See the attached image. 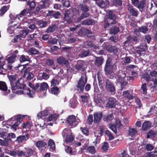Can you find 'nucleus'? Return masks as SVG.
Listing matches in <instances>:
<instances>
[{
	"mask_svg": "<svg viewBox=\"0 0 157 157\" xmlns=\"http://www.w3.org/2000/svg\"><path fill=\"white\" fill-rule=\"evenodd\" d=\"M16 57V54H13L8 57L6 59L7 61L6 65L5 64V60L2 62L1 61L3 57H0V74L6 75L7 72H9L8 70L12 69L13 67L12 64L15 61Z\"/></svg>",
	"mask_w": 157,
	"mask_h": 157,
	"instance_id": "obj_1",
	"label": "nucleus"
},
{
	"mask_svg": "<svg viewBox=\"0 0 157 157\" xmlns=\"http://www.w3.org/2000/svg\"><path fill=\"white\" fill-rule=\"evenodd\" d=\"M24 82L22 80L21 78L18 79L14 86L12 87V90H15L17 89H24V92L26 93L28 96L30 98H33L34 95L33 92H31V90L28 87H26L23 84Z\"/></svg>",
	"mask_w": 157,
	"mask_h": 157,
	"instance_id": "obj_2",
	"label": "nucleus"
},
{
	"mask_svg": "<svg viewBox=\"0 0 157 157\" xmlns=\"http://www.w3.org/2000/svg\"><path fill=\"white\" fill-rule=\"evenodd\" d=\"M87 80L86 75L82 76L79 79L76 86L77 90L79 93L82 92L84 91Z\"/></svg>",
	"mask_w": 157,
	"mask_h": 157,
	"instance_id": "obj_3",
	"label": "nucleus"
},
{
	"mask_svg": "<svg viewBox=\"0 0 157 157\" xmlns=\"http://www.w3.org/2000/svg\"><path fill=\"white\" fill-rule=\"evenodd\" d=\"M104 49L110 53L117 55L118 52V48L112 45L108 42L104 43L102 46Z\"/></svg>",
	"mask_w": 157,
	"mask_h": 157,
	"instance_id": "obj_4",
	"label": "nucleus"
},
{
	"mask_svg": "<svg viewBox=\"0 0 157 157\" xmlns=\"http://www.w3.org/2000/svg\"><path fill=\"white\" fill-rule=\"evenodd\" d=\"M28 11V10H24L22 11L20 14L18 15L10 14V17L11 20H17V19L20 20V19L24 20L25 18L24 17L27 14Z\"/></svg>",
	"mask_w": 157,
	"mask_h": 157,
	"instance_id": "obj_5",
	"label": "nucleus"
},
{
	"mask_svg": "<svg viewBox=\"0 0 157 157\" xmlns=\"http://www.w3.org/2000/svg\"><path fill=\"white\" fill-rule=\"evenodd\" d=\"M79 9H80L84 13H82L79 17V20H81L86 17L89 15V14L86 13L89 10V7L85 4L83 3L79 6L78 7Z\"/></svg>",
	"mask_w": 157,
	"mask_h": 157,
	"instance_id": "obj_6",
	"label": "nucleus"
},
{
	"mask_svg": "<svg viewBox=\"0 0 157 157\" xmlns=\"http://www.w3.org/2000/svg\"><path fill=\"white\" fill-rule=\"evenodd\" d=\"M105 87L107 90L109 91L111 93H115L116 92V88L114 83L108 79L105 81Z\"/></svg>",
	"mask_w": 157,
	"mask_h": 157,
	"instance_id": "obj_7",
	"label": "nucleus"
},
{
	"mask_svg": "<svg viewBox=\"0 0 157 157\" xmlns=\"http://www.w3.org/2000/svg\"><path fill=\"white\" fill-rule=\"evenodd\" d=\"M113 66L109 59H107L105 64L104 71L105 74L110 75L113 72Z\"/></svg>",
	"mask_w": 157,
	"mask_h": 157,
	"instance_id": "obj_8",
	"label": "nucleus"
},
{
	"mask_svg": "<svg viewBox=\"0 0 157 157\" xmlns=\"http://www.w3.org/2000/svg\"><path fill=\"white\" fill-rule=\"evenodd\" d=\"M92 32L86 29H81L78 32V35L81 37L82 36H87V37H90L92 36Z\"/></svg>",
	"mask_w": 157,
	"mask_h": 157,
	"instance_id": "obj_9",
	"label": "nucleus"
},
{
	"mask_svg": "<svg viewBox=\"0 0 157 157\" xmlns=\"http://www.w3.org/2000/svg\"><path fill=\"white\" fill-rule=\"evenodd\" d=\"M117 103L118 101L115 98H109L107 101L106 106L108 108H114L117 104Z\"/></svg>",
	"mask_w": 157,
	"mask_h": 157,
	"instance_id": "obj_10",
	"label": "nucleus"
},
{
	"mask_svg": "<svg viewBox=\"0 0 157 157\" xmlns=\"http://www.w3.org/2000/svg\"><path fill=\"white\" fill-rule=\"evenodd\" d=\"M76 117L73 115L69 116L67 119V122L70 126L75 127L78 124V123H76Z\"/></svg>",
	"mask_w": 157,
	"mask_h": 157,
	"instance_id": "obj_11",
	"label": "nucleus"
},
{
	"mask_svg": "<svg viewBox=\"0 0 157 157\" xmlns=\"http://www.w3.org/2000/svg\"><path fill=\"white\" fill-rule=\"evenodd\" d=\"M51 3L50 0H44L39 3L38 6L36 7V10L39 11L43 8H46L48 7Z\"/></svg>",
	"mask_w": 157,
	"mask_h": 157,
	"instance_id": "obj_12",
	"label": "nucleus"
},
{
	"mask_svg": "<svg viewBox=\"0 0 157 157\" xmlns=\"http://www.w3.org/2000/svg\"><path fill=\"white\" fill-rule=\"evenodd\" d=\"M57 62L59 65H65L68 67L70 65L69 61L63 56H60L57 59Z\"/></svg>",
	"mask_w": 157,
	"mask_h": 157,
	"instance_id": "obj_13",
	"label": "nucleus"
},
{
	"mask_svg": "<svg viewBox=\"0 0 157 157\" xmlns=\"http://www.w3.org/2000/svg\"><path fill=\"white\" fill-rule=\"evenodd\" d=\"M85 47L86 48H92L94 49H98L100 48V47L95 45L93 41L88 40L84 43Z\"/></svg>",
	"mask_w": 157,
	"mask_h": 157,
	"instance_id": "obj_14",
	"label": "nucleus"
},
{
	"mask_svg": "<svg viewBox=\"0 0 157 157\" xmlns=\"http://www.w3.org/2000/svg\"><path fill=\"white\" fill-rule=\"evenodd\" d=\"M102 114L101 112H95L94 113V122L95 123H98L99 122L102 117Z\"/></svg>",
	"mask_w": 157,
	"mask_h": 157,
	"instance_id": "obj_15",
	"label": "nucleus"
},
{
	"mask_svg": "<svg viewBox=\"0 0 157 157\" xmlns=\"http://www.w3.org/2000/svg\"><path fill=\"white\" fill-rule=\"evenodd\" d=\"M36 145L39 150H44L47 146V143L42 140L38 141L36 143Z\"/></svg>",
	"mask_w": 157,
	"mask_h": 157,
	"instance_id": "obj_16",
	"label": "nucleus"
},
{
	"mask_svg": "<svg viewBox=\"0 0 157 157\" xmlns=\"http://www.w3.org/2000/svg\"><path fill=\"white\" fill-rule=\"evenodd\" d=\"M0 90L4 92L7 91L5 95H7L10 92V90H8V87L6 82L3 81H0Z\"/></svg>",
	"mask_w": 157,
	"mask_h": 157,
	"instance_id": "obj_17",
	"label": "nucleus"
},
{
	"mask_svg": "<svg viewBox=\"0 0 157 157\" xmlns=\"http://www.w3.org/2000/svg\"><path fill=\"white\" fill-rule=\"evenodd\" d=\"M116 19H117V17L114 12L110 10H109L107 12L105 17V20L107 19L115 20Z\"/></svg>",
	"mask_w": 157,
	"mask_h": 157,
	"instance_id": "obj_18",
	"label": "nucleus"
},
{
	"mask_svg": "<svg viewBox=\"0 0 157 157\" xmlns=\"http://www.w3.org/2000/svg\"><path fill=\"white\" fill-rule=\"evenodd\" d=\"M148 31L147 28L146 26H142L138 29L135 28L134 30V33L135 34H140L139 32H141L144 33H145Z\"/></svg>",
	"mask_w": 157,
	"mask_h": 157,
	"instance_id": "obj_19",
	"label": "nucleus"
},
{
	"mask_svg": "<svg viewBox=\"0 0 157 157\" xmlns=\"http://www.w3.org/2000/svg\"><path fill=\"white\" fill-rule=\"evenodd\" d=\"M127 8L128 11L132 16L134 17H137L138 16V12L132 6H131L129 5H128L127 6Z\"/></svg>",
	"mask_w": 157,
	"mask_h": 157,
	"instance_id": "obj_20",
	"label": "nucleus"
},
{
	"mask_svg": "<svg viewBox=\"0 0 157 157\" xmlns=\"http://www.w3.org/2000/svg\"><path fill=\"white\" fill-rule=\"evenodd\" d=\"M29 135L28 133L26 134L25 135L22 136H20L17 137L16 140L19 142L21 143L23 141H26L29 138Z\"/></svg>",
	"mask_w": 157,
	"mask_h": 157,
	"instance_id": "obj_21",
	"label": "nucleus"
},
{
	"mask_svg": "<svg viewBox=\"0 0 157 157\" xmlns=\"http://www.w3.org/2000/svg\"><path fill=\"white\" fill-rule=\"evenodd\" d=\"M84 62L83 61H78L76 65L75 66V68L78 71H84L85 69L83 67Z\"/></svg>",
	"mask_w": 157,
	"mask_h": 157,
	"instance_id": "obj_22",
	"label": "nucleus"
},
{
	"mask_svg": "<svg viewBox=\"0 0 157 157\" xmlns=\"http://www.w3.org/2000/svg\"><path fill=\"white\" fill-rule=\"evenodd\" d=\"M96 4L99 7L102 8H104L109 4V0H104L103 1H99L96 2Z\"/></svg>",
	"mask_w": 157,
	"mask_h": 157,
	"instance_id": "obj_23",
	"label": "nucleus"
},
{
	"mask_svg": "<svg viewBox=\"0 0 157 157\" xmlns=\"http://www.w3.org/2000/svg\"><path fill=\"white\" fill-rule=\"evenodd\" d=\"M75 15H72V13L70 11L68 10H67L65 11L64 13V19L66 20H71L73 18L75 19V18H74V17Z\"/></svg>",
	"mask_w": 157,
	"mask_h": 157,
	"instance_id": "obj_24",
	"label": "nucleus"
},
{
	"mask_svg": "<svg viewBox=\"0 0 157 157\" xmlns=\"http://www.w3.org/2000/svg\"><path fill=\"white\" fill-rule=\"evenodd\" d=\"M122 96L129 100H132L133 98V96L130 93L128 90L123 91L122 93Z\"/></svg>",
	"mask_w": 157,
	"mask_h": 157,
	"instance_id": "obj_25",
	"label": "nucleus"
},
{
	"mask_svg": "<svg viewBox=\"0 0 157 157\" xmlns=\"http://www.w3.org/2000/svg\"><path fill=\"white\" fill-rule=\"evenodd\" d=\"M8 78L10 81L11 87L14 86L17 81V76L16 75H10L8 76Z\"/></svg>",
	"mask_w": 157,
	"mask_h": 157,
	"instance_id": "obj_26",
	"label": "nucleus"
},
{
	"mask_svg": "<svg viewBox=\"0 0 157 157\" xmlns=\"http://www.w3.org/2000/svg\"><path fill=\"white\" fill-rule=\"evenodd\" d=\"M103 60V56L96 57L94 61V64L96 66L99 67L102 65Z\"/></svg>",
	"mask_w": 157,
	"mask_h": 157,
	"instance_id": "obj_27",
	"label": "nucleus"
},
{
	"mask_svg": "<svg viewBox=\"0 0 157 157\" xmlns=\"http://www.w3.org/2000/svg\"><path fill=\"white\" fill-rule=\"evenodd\" d=\"M26 151L25 152V157H30L34 155L35 150L31 148H28L26 149Z\"/></svg>",
	"mask_w": 157,
	"mask_h": 157,
	"instance_id": "obj_28",
	"label": "nucleus"
},
{
	"mask_svg": "<svg viewBox=\"0 0 157 157\" xmlns=\"http://www.w3.org/2000/svg\"><path fill=\"white\" fill-rule=\"evenodd\" d=\"M58 27V25L57 24H52L51 25L48 27L46 32L48 33L53 32Z\"/></svg>",
	"mask_w": 157,
	"mask_h": 157,
	"instance_id": "obj_29",
	"label": "nucleus"
},
{
	"mask_svg": "<svg viewBox=\"0 0 157 157\" xmlns=\"http://www.w3.org/2000/svg\"><path fill=\"white\" fill-rule=\"evenodd\" d=\"M138 39L137 36L134 35H130L127 38V42L130 43H133L134 42H136Z\"/></svg>",
	"mask_w": 157,
	"mask_h": 157,
	"instance_id": "obj_30",
	"label": "nucleus"
},
{
	"mask_svg": "<svg viewBox=\"0 0 157 157\" xmlns=\"http://www.w3.org/2000/svg\"><path fill=\"white\" fill-rule=\"evenodd\" d=\"M120 31L118 27L117 26H113L109 30L110 33L111 34L115 35L117 34Z\"/></svg>",
	"mask_w": 157,
	"mask_h": 157,
	"instance_id": "obj_31",
	"label": "nucleus"
},
{
	"mask_svg": "<svg viewBox=\"0 0 157 157\" xmlns=\"http://www.w3.org/2000/svg\"><path fill=\"white\" fill-rule=\"evenodd\" d=\"M60 92L59 88L56 86H54L51 89V93L57 96Z\"/></svg>",
	"mask_w": 157,
	"mask_h": 157,
	"instance_id": "obj_32",
	"label": "nucleus"
},
{
	"mask_svg": "<svg viewBox=\"0 0 157 157\" xmlns=\"http://www.w3.org/2000/svg\"><path fill=\"white\" fill-rule=\"evenodd\" d=\"M29 86L33 89V90L34 91H31V92H33L34 93V94L35 93V91L39 87L40 85L38 83L35 84V85L33 84L30 82L29 83ZM34 95H33L34 96Z\"/></svg>",
	"mask_w": 157,
	"mask_h": 157,
	"instance_id": "obj_33",
	"label": "nucleus"
},
{
	"mask_svg": "<svg viewBox=\"0 0 157 157\" xmlns=\"http://www.w3.org/2000/svg\"><path fill=\"white\" fill-rule=\"evenodd\" d=\"M151 126V123L150 121H145L143 123L142 128L144 130H147Z\"/></svg>",
	"mask_w": 157,
	"mask_h": 157,
	"instance_id": "obj_34",
	"label": "nucleus"
},
{
	"mask_svg": "<svg viewBox=\"0 0 157 157\" xmlns=\"http://www.w3.org/2000/svg\"><path fill=\"white\" fill-rule=\"evenodd\" d=\"M19 60L21 63H23L25 61H30L29 58L28 56H25L24 55L21 56L19 58Z\"/></svg>",
	"mask_w": 157,
	"mask_h": 157,
	"instance_id": "obj_35",
	"label": "nucleus"
},
{
	"mask_svg": "<svg viewBox=\"0 0 157 157\" xmlns=\"http://www.w3.org/2000/svg\"><path fill=\"white\" fill-rule=\"evenodd\" d=\"M10 7V6L8 5L7 6H4L0 9V16L3 15L9 9Z\"/></svg>",
	"mask_w": 157,
	"mask_h": 157,
	"instance_id": "obj_36",
	"label": "nucleus"
},
{
	"mask_svg": "<svg viewBox=\"0 0 157 157\" xmlns=\"http://www.w3.org/2000/svg\"><path fill=\"white\" fill-rule=\"evenodd\" d=\"M77 101L76 99H71L70 101L69 106L73 108H75L77 106Z\"/></svg>",
	"mask_w": 157,
	"mask_h": 157,
	"instance_id": "obj_37",
	"label": "nucleus"
},
{
	"mask_svg": "<svg viewBox=\"0 0 157 157\" xmlns=\"http://www.w3.org/2000/svg\"><path fill=\"white\" fill-rule=\"evenodd\" d=\"M48 87V85L47 83L45 82H43L41 83L40 90L42 91L47 90Z\"/></svg>",
	"mask_w": 157,
	"mask_h": 157,
	"instance_id": "obj_38",
	"label": "nucleus"
},
{
	"mask_svg": "<svg viewBox=\"0 0 157 157\" xmlns=\"http://www.w3.org/2000/svg\"><path fill=\"white\" fill-rule=\"evenodd\" d=\"M48 146L52 150H54L55 149V144L54 141L52 139H50L48 143Z\"/></svg>",
	"mask_w": 157,
	"mask_h": 157,
	"instance_id": "obj_39",
	"label": "nucleus"
},
{
	"mask_svg": "<svg viewBox=\"0 0 157 157\" xmlns=\"http://www.w3.org/2000/svg\"><path fill=\"white\" fill-rule=\"evenodd\" d=\"M65 142L67 143H70L72 142L74 139V136L70 134L65 138Z\"/></svg>",
	"mask_w": 157,
	"mask_h": 157,
	"instance_id": "obj_40",
	"label": "nucleus"
},
{
	"mask_svg": "<svg viewBox=\"0 0 157 157\" xmlns=\"http://www.w3.org/2000/svg\"><path fill=\"white\" fill-rule=\"evenodd\" d=\"M39 52V51L36 49L34 47L30 48L29 51V54L31 55L37 54Z\"/></svg>",
	"mask_w": 157,
	"mask_h": 157,
	"instance_id": "obj_41",
	"label": "nucleus"
},
{
	"mask_svg": "<svg viewBox=\"0 0 157 157\" xmlns=\"http://www.w3.org/2000/svg\"><path fill=\"white\" fill-rule=\"evenodd\" d=\"M137 132V130L135 128H129L128 135L129 136L133 137Z\"/></svg>",
	"mask_w": 157,
	"mask_h": 157,
	"instance_id": "obj_42",
	"label": "nucleus"
},
{
	"mask_svg": "<svg viewBox=\"0 0 157 157\" xmlns=\"http://www.w3.org/2000/svg\"><path fill=\"white\" fill-rule=\"evenodd\" d=\"M109 127L110 128L115 134H116L117 132V127L114 124H110L109 125Z\"/></svg>",
	"mask_w": 157,
	"mask_h": 157,
	"instance_id": "obj_43",
	"label": "nucleus"
},
{
	"mask_svg": "<svg viewBox=\"0 0 157 157\" xmlns=\"http://www.w3.org/2000/svg\"><path fill=\"white\" fill-rule=\"evenodd\" d=\"M145 48H144L143 46H140L139 48V49L136 51V52L138 53L140 56H141L142 55V52H145Z\"/></svg>",
	"mask_w": 157,
	"mask_h": 157,
	"instance_id": "obj_44",
	"label": "nucleus"
},
{
	"mask_svg": "<svg viewBox=\"0 0 157 157\" xmlns=\"http://www.w3.org/2000/svg\"><path fill=\"white\" fill-rule=\"evenodd\" d=\"M113 119L112 114H110L108 115H105L104 116L103 120L106 121H110Z\"/></svg>",
	"mask_w": 157,
	"mask_h": 157,
	"instance_id": "obj_45",
	"label": "nucleus"
},
{
	"mask_svg": "<svg viewBox=\"0 0 157 157\" xmlns=\"http://www.w3.org/2000/svg\"><path fill=\"white\" fill-rule=\"evenodd\" d=\"M45 64L49 66H51L54 65V60L53 59L49 58L45 61Z\"/></svg>",
	"mask_w": 157,
	"mask_h": 157,
	"instance_id": "obj_46",
	"label": "nucleus"
},
{
	"mask_svg": "<svg viewBox=\"0 0 157 157\" xmlns=\"http://www.w3.org/2000/svg\"><path fill=\"white\" fill-rule=\"evenodd\" d=\"M25 117V116H23L21 114H18L14 116V118L15 120H17V121H19L21 123L23 120V118Z\"/></svg>",
	"mask_w": 157,
	"mask_h": 157,
	"instance_id": "obj_47",
	"label": "nucleus"
},
{
	"mask_svg": "<svg viewBox=\"0 0 157 157\" xmlns=\"http://www.w3.org/2000/svg\"><path fill=\"white\" fill-rule=\"evenodd\" d=\"M87 151L92 154H94L96 152V150L94 146H89L87 149Z\"/></svg>",
	"mask_w": 157,
	"mask_h": 157,
	"instance_id": "obj_48",
	"label": "nucleus"
},
{
	"mask_svg": "<svg viewBox=\"0 0 157 157\" xmlns=\"http://www.w3.org/2000/svg\"><path fill=\"white\" fill-rule=\"evenodd\" d=\"M90 51L89 50H84L81 52L80 55L82 57H86L89 56Z\"/></svg>",
	"mask_w": 157,
	"mask_h": 157,
	"instance_id": "obj_49",
	"label": "nucleus"
},
{
	"mask_svg": "<svg viewBox=\"0 0 157 157\" xmlns=\"http://www.w3.org/2000/svg\"><path fill=\"white\" fill-rule=\"evenodd\" d=\"M146 2V0H142L141 1L139 4L138 6H137V8L139 9L140 11H142L143 8L144 7V5Z\"/></svg>",
	"mask_w": 157,
	"mask_h": 157,
	"instance_id": "obj_50",
	"label": "nucleus"
},
{
	"mask_svg": "<svg viewBox=\"0 0 157 157\" xmlns=\"http://www.w3.org/2000/svg\"><path fill=\"white\" fill-rule=\"evenodd\" d=\"M131 62V59L128 57H126L124 58V60L122 61V63L123 65H126V64H128Z\"/></svg>",
	"mask_w": 157,
	"mask_h": 157,
	"instance_id": "obj_51",
	"label": "nucleus"
},
{
	"mask_svg": "<svg viewBox=\"0 0 157 157\" xmlns=\"http://www.w3.org/2000/svg\"><path fill=\"white\" fill-rule=\"evenodd\" d=\"M94 20H83L81 24L82 25H91L94 23Z\"/></svg>",
	"mask_w": 157,
	"mask_h": 157,
	"instance_id": "obj_52",
	"label": "nucleus"
},
{
	"mask_svg": "<svg viewBox=\"0 0 157 157\" xmlns=\"http://www.w3.org/2000/svg\"><path fill=\"white\" fill-rule=\"evenodd\" d=\"M27 4L29 6L30 10L34 9L36 6L35 2L33 0L29 1Z\"/></svg>",
	"mask_w": 157,
	"mask_h": 157,
	"instance_id": "obj_53",
	"label": "nucleus"
},
{
	"mask_svg": "<svg viewBox=\"0 0 157 157\" xmlns=\"http://www.w3.org/2000/svg\"><path fill=\"white\" fill-rule=\"evenodd\" d=\"M57 116L56 114H51L50 115L48 118V121H51L55 119H56L57 117Z\"/></svg>",
	"mask_w": 157,
	"mask_h": 157,
	"instance_id": "obj_54",
	"label": "nucleus"
},
{
	"mask_svg": "<svg viewBox=\"0 0 157 157\" xmlns=\"http://www.w3.org/2000/svg\"><path fill=\"white\" fill-rule=\"evenodd\" d=\"M80 130L82 133L86 136H88L89 134V131L88 128L86 127L81 128Z\"/></svg>",
	"mask_w": 157,
	"mask_h": 157,
	"instance_id": "obj_55",
	"label": "nucleus"
},
{
	"mask_svg": "<svg viewBox=\"0 0 157 157\" xmlns=\"http://www.w3.org/2000/svg\"><path fill=\"white\" fill-rule=\"evenodd\" d=\"M98 80L100 87L101 89H103L104 87V85L102 82V78H101V77L100 76L98 75Z\"/></svg>",
	"mask_w": 157,
	"mask_h": 157,
	"instance_id": "obj_56",
	"label": "nucleus"
},
{
	"mask_svg": "<svg viewBox=\"0 0 157 157\" xmlns=\"http://www.w3.org/2000/svg\"><path fill=\"white\" fill-rule=\"evenodd\" d=\"M121 84V90H122L123 89H125L126 88V86L128 84L127 81H124L123 82L120 83Z\"/></svg>",
	"mask_w": 157,
	"mask_h": 157,
	"instance_id": "obj_57",
	"label": "nucleus"
},
{
	"mask_svg": "<svg viewBox=\"0 0 157 157\" xmlns=\"http://www.w3.org/2000/svg\"><path fill=\"white\" fill-rule=\"evenodd\" d=\"M141 89L143 90L144 94H147V88L146 83H144L142 84L141 86Z\"/></svg>",
	"mask_w": 157,
	"mask_h": 157,
	"instance_id": "obj_58",
	"label": "nucleus"
},
{
	"mask_svg": "<svg viewBox=\"0 0 157 157\" xmlns=\"http://www.w3.org/2000/svg\"><path fill=\"white\" fill-rule=\"evenodd\" d=\"M150 75V74L149 75L148 73H145L143 75L144 78L145 79L146 81L147 82L151 80Z\"/></svg>",
	"mask_w": 157,
	"mask_h": 157,
	"instance_id": "obj_59",
	"label": "nucleus"
},
{
	"mask_svg": "<svg viewBox=\"0 0 157 157\" xmlns=\"http://www.w3.org/2000/svg\"><path fill=\"white\" fill-rule=\"evenodd\" d=\"M38 23L41 27H44L47 25L48 22L47 21H43V20H39Z\"/></svg>",
	"mask_w": 157,
	"mask_h": 157,
	"instance_id": "obj_60",
	"label": "nucleus"
},
{
	"mask_svg": "<svg viewBox=\"0 0 157 157\" xmlns=\"http://www.w3.org/2000/svg\"><path fill=\"white\" fill-rule=\"evenodd\" d=\"M82 101L84 103H87L89 99V97L86 95H82L81 97Z\"/></svg>",
	"mask_w": 157,
	"mask_h": 157,
	"instance_id": "obj_61",
	"label": "nucleus"
},
{
	"mask_svg": "<svg viewBox=\"0 0 157 157\" xmlns=\"http://www.w3.org/2000/svg\"><path fill=\"white\" fill-rule=\"evenodd\" d=\"M31 126L30 123L28 121H26V122H24L22 124V127L23 128H29Z\"/></svg>",
	"mask_w": 157,
	"mask_h": 157,
	"instance_id": "obj_62",
	"label": "nucleus"
},
{
	"mask_svg": "<svg viewBox=\"0 0 157 157\" xmlns=\"http://www.w3.org/2000/svg\"><path fill=\"white\" fill-rule=\"evenodd\" d=\"M69 135L68 129L67 128L64 129L63 130L62 133V136L63 138H65Z\"/></svg>",
	"mask_w": 157,
	"mask_h": 157,
	"instance_id": "obj_63",
	"label": "nucleus"
},
{
	"mask_svg": "<svg viewBox=\"0 0 157 157\" xmlns=\"http://www.w3.org/2000/svg\"><path fill=\"white\" fill-rule=\"evenodd\" d=\"M105 134L108 136L110 140H113L114 139V137L111 134V132L109 130L105 131Z\"/></svg>",
	"mask_w": 157,
	"mask_h": 157,
	"instance_id": "obj_64",
	"label": "nucleus"
}]
</instances>
